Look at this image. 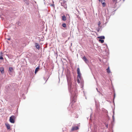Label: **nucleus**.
<instances>
[{"mask_svg":"<svg viewBox=\"0 0 132 132\" xmlns=\"http://www.w3.org/2000/svg\"><path fill=\"white\" fill-rule=\"evenodd\" d=\"M98 38H100L101 39H104L105 37L103 36H101L100 37H97Z\"/></svg>","mask_w":132,"mask_h":132,"instance_id":"15","label":"nucleus"},{"mask_svg":"<svg viewBox=\"0 0 132 132\" xmlns=\"http://www.w3.org/2000/svg\"><path fill=\"white\" fill-rule=\"evenodd\" d=\"M102 5H103V7H105V5H106V4L105 3V2L102 3Z\"/></svg>","mask_w":132,"mask_h":132,"instance_id":"19","label":"nucleus"},{"mask_svg":"<svg viewBox=\"0 0 132 132\" xmlns=\"http://www.w3.org/2000/svg\"><path fill=\"white\" fill-rule=\"evenodd\" d=\"M13 70L14 69L12 68L11 67H9V71H8L9 74L10 75H11V73L13 72Z\"/></svg>","mask_w":132,"mask_h":132,"instance_id":"5","label":"nucleus"},{"mask_svg":"<svg viewBox=\"0 0 132 132\" xmlns=\"http://www.w3.org/2000/svg\"><path fill=\"white\" fill-rule=\"evenodd\" d=\"M3 54L2 52L1 53L0 56V60H3Z\"/></svg>","mask_w":132,"mask_h":132,"instance_id":"13","label":"nucleus"},{"mask_svg":"<svg viewBox=\"0 0 132 132\" xmlns=\"http://www.w3.org/2000/svg\"><path fill=\"white\" fill-rule=\"evenodd\" d=\"M107 72L109 73H110V69H109V67L107 69Z\"/></svg>","mask_w":132,"mask_h":132,"instance_id":"16","label":"nucleus"},{"mask_svg":"<svg viewBox=\"0 0 132 132\" xmlns=\"http://www.w3.org/2000/svg\"><path fill=\"white\" fill-rule=\"evenodd\" d=\"M39 67H37L36 68L35 70V74H36V73L39 70Z\"/></svg>","mask_w":132,"mask_h":132,"instance_id":"10","label":"nucleus"},{"mask_svg":"<svg viewBox=\"0 0 132 132\" xmlns=\"http://www.w3.org/2000/svg\"><path fill=\"white\" fill-rule=\"evenodd\" d=\"M0 71L2 73H4V68L3 67H1L0 68Z\"/></svg>","mask_w":132,"mask_h":132,"instance_id":"11","label":"nucleus"},{"mask_svg":"<svg viewBox=\"0 0 132 132\" xmlns=\"http://www.w3.org/2000/svg\"><path fill=\"white\" fill-rule=\"evenodd\" d=\"M72 90V94L74 95H76L77 93V90L76 88V87H75L74 88H72V89L71 90V91Z\"/></svg>","mask_w":132,"mask_h":132,"instance_id":"2","label":"nucleus"},{"mask_svg":"<svg viewBox=\"0 0 132 132\" xmlns=\"http://www.w3.org/2000/svg\"><path fill=\"white\" fill-rule=\"evenodd\" d=\"M77 73L78 74L77 78L80 79L81 78V73L80 72L79 68H78L77 69Z\"/></svg>","mask_w":132,"mask_h":132,"instance_id":"4","label":"nucleus"},{"mask_svg":"<svg viewBox=\"0 0 132 132\" xmlns=\"http://www.w3.org/2000/svg\"><path fill=\"white\" fill-rule=\"evenodd\" d=\"M105 2V0H101L100 2H101V3H102L105 2Z\"/></svg>","mask_w":132,"mask_h":132,"instance_id":"21","label":"nucleus"},{"mask_svg":"<svg viewBox=\"0 0 132 132\" xmlns=\"http://www.w3.org/2000/svg\"><path fill=\"white\" fill-rule=\"evenodd\" d=\"M99 41L101 42V43H103L104 42V40H103L99 39Z\"/></svg>","mask_w":132,"mask_h":132,"instance_id":"17","label":"nucleus"},{"mask_svg":"<svg viewBox=\"0 0 132 132\" xmlns=\"http://www.w3.org/2000/svg\"><path fill=\"white\" fill-rule=\"evenodd\" d=\"M79 78H78L77 82L78 83H79L80 82V81L79 80Z\"/></svg>","mask_w":132,"mask_h":132,"instance_id":"22","label":"nucleus"},{"mask_svg":"<svg viewBox=\"0 0 132 132\" xmlns=\"http://www.w3.org/2000/svg\"><path fill=\"white\" fill-rule=\"evenodd\" d=\"M101 25V23L100 21H99L98 24V27H100Z\"/></svg>","mask_w":132,"mask_h":132,"instance_id":"20","label":"nucleus"},{"mask_svg":"<svg viewBox=\"0 0 132 132\" xmlns=\"http://www.w3.org/2000/svg\"><path fill=\"white\" fill-rule=\"evenodd\" d=\"M67 19V18L65 15H63L62 16V20L63 21H65Z\"/></svg>","mask_w":132,"mask_h":132,"instance_id":"12","label":"nucleus"},{"mask_svg":"<svg viewBox=\"0 0 132 132\" xmlns=\"http://www.w3.org/2000/svg\"><path fill=\"white\" fill-rule=\"evenodd\" d=\"M61 5L63 6L64 8L66 9L67 8V6L66 4V2L65 1L60 0Z\"/></svg>","mask_w":132,"mask_h":132,"instance_id":"1","label":"nucleus"},{"mask_svg":"<svg viewBox=\"0 0 132 132\" xmlns=\"http://www.w3.org/2000/svg\"><path fill=\"white\" fill-rule=\"evenodd\" d=\"M62 26L64 28L66 27V24L65 23H63L62 24Z\"/></svg>","mask_w":132,"mask_h":132,"instance_id":"18","label":"nucleus"},{"mask_svg":"<svg viewBox=\"0 0 132 132\" xmlns=\"http://www.w3.org/2000/svg\"><path fill=\"white\" fill-rule=\"evenodd\" d=\"M15 117L14 116H12L10 118V121L12 123H14L15 122Z\"/></svg>","mask_w":132,"mask_h":132,"instance_id":"3","label":"nucleus"},{"mask_svg":"<svg viewBox=\"0 0 132 132\" xmlns=\"http://www.w3.org/2000/svg\"><path fill=\"white\" fill-rule=\"evenodd\" d=\"M82 59L86 63H87L88 62V60L85 56H84L83 57Z\"/></svg>","mask_w":132,"mask_h":132,"instance_id":"9","label":"nucleus"},{"mask_svg":"<svg viewBox=\"0 0 132 132\" xmlns=\"http://www.w3.org/2000/svg\"><path fill=\"white\" fill-rule=\"evenodd\" d=\"M99 2H100L101 0H98Z\"/></svg>","mask_w":132,"mask_h":132,"instance_id":"25","label":"nucleus"},{"mask_svg":"<svg viewBox=\"0 0 132 132\" xmlns=\"http://www.w3.org/2000/svg\"><path fill=\"white\" fill-rule=\"evenodd\" d=\"M79 129V127L78 126H75L73 127L71 129L72 131H74L76 130Z\"/></svg>","mask_w":132,"mask_h":132,"instance_id":"6","label":"nucleus"},{"mask_svg":"<svg viewBox=\"0 0 132 132\" xmlns=\"http://www.w3.org/2000/svg\"><path fill=\"white\" fill-rule=\"evenodd\" d=\"M125 0H123V1H124Z\"/></svg>","mask_w":132,"mask_h":132,"instance_id":"26","label":"nucleus"},{"mask_svg":"<svg viewBox=\"0 0 132 132\" xmlns=\"http://www.w3.org/2000/svg\"><path fill=\"white\" fill-rule=\"evenodd\" d=\"M5 125L6 127V128H7V129H9L10 128V125L8 123H6L5 124Z\"/></svg>","mask_w":132,"mask_h":132,"instance_id":"8","label":"nucleus"},{"mask_svg":"<svg viewBox=\"0 0 132 132\" xmlns=\"http://www.w3.org/2000/svg\"><path fill=\"white\" fill-rule=\"evenodd\" d=\"M68 80V85L70 86V87H71V82L69 80L67 79Z\"/></svg>","mask_w":132,"mask_h":132,"instance_id":"14","label":"nucleus"},{"mask_svg":"<svg viewBox=\"0 0 132 132\" xmlns=\"http://www.w3.org/2000/svg\"><path fill=\"white\" fill-rule=\"evenodd\" d=\"M117 0H113V2H117Z\"/></svg>","mask_w":132,"mask_h":132,"instance_id":"24","label":"nucleus"},{"mask_svg":"<svg viewBox=\"0 0 132 132\" xmlns=\"http://www.w3.org/2000/svg\"><path fill=\"white\" fill-rule=\"evenodd\" d=\"M106 127L108 128V124H106Z\"/></svg>","mask_w":132,"mask_h":132,"instance_id":"23","label":"nucleus"},{"mask_svg":"<svg viewBox=\"0 0 132 132\" xmlns=\"http://www.w3.org/2000/svg\"><path fill=\"white\" fill-rule=\"evenodd\" d=\"M35 47L38 50H39L40 49V45L38 43H36Z\"/></svg>","mask_w":132,"mask_h":132,"instance_id":"7","label":"nucleus"}]
</instances>
